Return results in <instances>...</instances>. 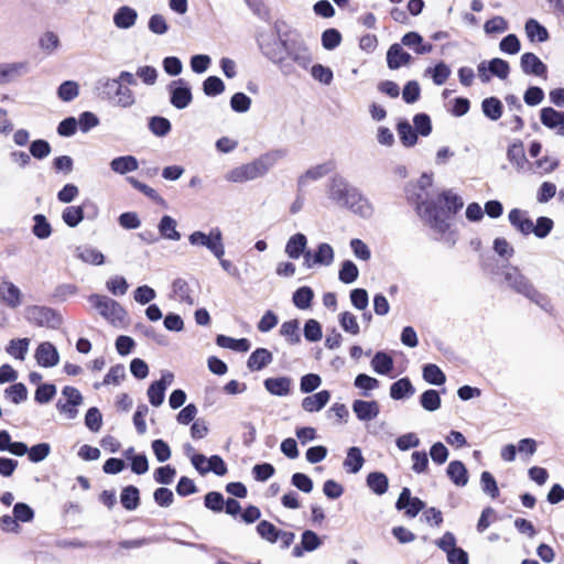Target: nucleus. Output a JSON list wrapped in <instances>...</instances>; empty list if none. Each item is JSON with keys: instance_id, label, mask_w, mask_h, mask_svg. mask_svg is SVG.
<instances>
[{"instance_id": "14", "label": "nucleus", "mask_w": 564, "mask_h": 564, "mask_svg": "<svg viewBox=\"0 0 564 564\" xmlns=\"http://www.w3.org/2000/svg\"><path fill=\"white\" fill-rule=\"evenodd\" d=\"M505 280L513 291L523 296L533 286V283L519 270L518 267H510V269L505 273Z\"/></svg>"}, {"instance_id": "27", "label": "nucleus", "mask_w": 564, "mask_h": 564, "mask_svg": "<svg viewBox=\"0 0 564 564\" xmlns=\"http://www.w3.org/2000/svg\"><path fill=\"white\" fill-rule=\"evenodd\" d=\"M307 238L304 234L297 232L291 236L285 245V253L291 259H299L306 250Z\"/></svg>"}, {"instance_id": "28", "label": "nucleus", "mask_w": 564, "mask_h": 564, "mask_svg": "<svg viewBox=\"0 0 564 564\" xmlns=\"http://www.w3.org/2000/svg\"><path fill=\"white\" fill-rule=\"evenodd\" d=\"M402 44L412 48L416 54H426L433 50L431 43H424L423 37L416 32H409L402 36Z\"/></svg>"}, {"instance_id": "10", "label": "nucleus", "mask_w": 564, "mask_h": 564, "mask_svg": "<svg viewBox=\"0 0 564 564\" xmlns=\"http://www.w3.org/2000/svg\"><path fill=\"white\" fill-rule=\"evenodd\" d=\"M435 206L445 210L446 223L449 225V218L463 208L464 202L462 197L452 189H438L435 197Z\"/></svg>"}, {"instance_id": "63", "label": "nucleus", "mask_w": 564, "mask_h": 564, "mask_svg": "<svg viewBox=\"0 0 564 564\" xmlns=\"http://www.w3.org/2000/svg\"><path fill=\"white\" fill-rule=\"evenodd\" d=\"M4 392L14 404H20L28 399V389L22 382L10 386Z\"/></svg>"}, {"instance_id": "56", "label": "nucleus", "mask_w": 564, "mask_h": 564, "mask_svg": "<svg viewBox=\"0 0 564 564\" xmlns=\"http://www.w3.org/2000/svg\"><path fill=\"white\" fill-rule=\"evenodd\" d=\"M480 486L481 490L491 497L492 499H496L499 496V488L497 485V481L495 477L489 471H482L480 475Z\"/></svg>"}, {"instance_id": "58", "label": "nucleus", "mask_w": 564, "mask_h": 564, "mask_svg": "<svg viewBox=\"0 0 564 564\" xmlns=\"http://www.w3.org/2000/svg\"><path fill=\"white\" fill-rule=\"evenodd\" d=\"M303 332L305 339L311 343L321 340L323 336L319 322L313 318L305 322Z\"/></svg>"}, {"instance_id": "49", "label": "nucleus", "mask_w": 564, "mask_h": 564, "mask_svg": "<svg viewBox=\"0 0 564 564\" xmlns=\"http://www.w3.org/2000/svg\"><path fill=\"white\" fill-rule=\"evenodd\" d=\"M420 404L423 409L430 412L438 410L441 406L440 393L433 389L424 391L420 397Z\"/></svg>"}, {"instance_id": "44", "label": "nucleus", "mask_w": 564, "mask_h": 564, "mask_svg": "<svg viewBox=\"0 0 564 564\" xmlns=\"http://www.w3.org/2000/svg\"><path fill=\"white\" fill-rule=\"evenodd\" d=\"M79 95V85L75 80L63 82L57 88V96L62 101L69 102Z\"/></svg>"}, {"instance_id": "24", "label": "nucleus", "mask_w": 564, "mask_h": 564, "mask_svg": "<svg viewBox=\"0 0 564 564\" xmlns=\"http://www.w3.org/2000/svg\"><path fill=\"white\" fill-rule=\"evenodd\" d=\"M273 361V355L267 348H257L248 358L247 367L250 371H259Z\"/></svg>"}, {"instance_id": "57", "label": "nucleus", "mask_w": 564, "mask_h": 564, "mask_svg": "<svg viewBox=\"0 0 564 564\" xmlns=\"http://www.w3.org/2000/svg\"><path fill=\"white\" fill-rule=\"evenodd\" d=\"M354 384L356 388L364 390V397H369V391L379 387V380L366 373H359L355 378Z\"/></svg>"}, {"instance_id": "42", "label": "nucleus", "mask_w": 564, "mask_h": 564, "mask_svg": "<svg viewBox=\"0 0 564 564\" xmlns=\"http://www.w3.org/2000/svg\"><path fill=\"white\" fill-rule=\"evenodd\" d=\"M423 379L434 386L444 384L446 376L442 369L434 364H426L423 367Z\"/></svg>"}, {"instance_id": "37", "label": "nucleus", "mask_w": 564, "mask_h": 564, "mask_svg": "<svg viewBox=\"0 0 564 564\" xmlns=\"http://www.w3.org/2000/svg\"><path fill=\"white\" fill-rule=\"evenodd\" d=\"M524 31L531 42H545L549 39L547 30L534 19L525 22Z\"/></svg>"}, {"instance_id": "2", "label": "nucleus", "mask_w": 564, "mask_h": 564, "mask_svg": "<svg viewBox=\"0 0 564 564\" xmlns=\"http://www.w3.org/2000/svg\"><path fill=\"white\" fill-rule=\"evenodd\" d=\"M437 191L433 178L411 180L404 188L408 202L415 207L420 218L431 229L443 235L449 229V225L446 223L445 210L435 206Z\"/></svg>"}, {"instance_id": "23", "label": "nucleus", "mask_w": 564, "mask_h": 564, "mask_svg": "<svg viewBox=\"0 0 564 564\" xmlns=\"http://www.w3.org/2000/svg\"><path fill=\"white\" fill-rule=\"evenodd\" d=\"M411 61V55L405 52L400 44H392L387 52V63L390 69H398L401 66L408 65Z\"/></svg>"}, {"instance_id": "19", "label": "nucleus", "mask_w": 564, "mask_h": 564, "mask_svg": "<svg viewBox=\"0 0 564 564\" xmlns=\"http://www.w3.org/2000/svg\"><path fill=\"white\" fill-rule=\"evenodd\" d=\"M22 293L12 282L3 280L0 283V300L10 308H17L22 303Z\"/></svg>"}, {"instance_id": "6", "label": "nucleus", "mask_w": 564, "mask_h": 564, "mask_svg": "<svg viewBox=\"0 0 564 564\" xmlns=\"http://www.w3.org/2000/svg\"><path fill=\"white\" fill-rule=\"evenodd\" d=\"M25 318L39 327L53 329L58 328L63 323L62 316L54 308L39 305L28 307Z\"/></svg>"}, {"instance_id": "31", "label": "nucleus", "mask_w": 564, "mask_h": 564, "mask_svg": "<svg viewBox=\"0 0 564 564\" xmlns=\"http://www.w3.org/2000/svg\"><path fill=\"white\" fill-rule=\"evenodd\" d=\"M415 389L408 377L401 378L393 382L390 387V397L393 400H402L413 395Z\"/></svg>"}, {"instance_id": "32", "label": "nucleus", "mask_w": 564, "mask_h": 564, "mask_svg": "<svg viewBox=\"0 0 564 564\" xmlns=\"http://www.w3.org/2000/svg\"><path fill=\"white\" fill-rule=\"evenodd\" d=\"M216 344L221 348L239 352H246L250 349V341L247 338L236 339L226 335H217Z\"/></svg>"}, {"instance_id": "43", "label": "nucleus", "mask_w": 564, "mask_h": 564, "mask_svg": "<svg viewBox=\"0 0 564 564\" xmlns=\"http://www.w3.org/2000/svg\"><path fill=\"white\" fill-rule=\"evenodd\" d=\"M314 292L310 286H301L293 293V304L300 310L311 307Z\"/></svg>"}, {"instance_id": "59", "label": "nucleus", "mask_w": 564, "mask_h": 564, "mask_svg": "<svg viewBox=\"0 0 564 564\" xmlns=\"http://www.w3.org/2000/svg\"><path fill=\"white\" fill-rule=\"evenodd\" d=\"M204 505L214 512H221L225 507L224 496L218 491H209L204 497Z\"/></svg>"}, {"instance_id": "46", "label": "nucleus", "mask_w": 564, "mask_h": 564, "mask_svg": "<svg viewBox=\"0 0 564 564\" xmlns=\"http://www.w3.org/2000/svg\"><path fill=\"white\" fill-rule=\"evenodd\" d=\"M482 112L491 120H498L502 115V104L496 97H489L482 100Z\"/></svg>"}, {"instance_id": "55", "label": "nucleus", "mask_w": 564, "mask_h": 564, "mask_svg": "<svg viewBox=\"0 0 564 564\" xmlns=\"http://www.w3.org/2000/svg\"><path fill=\"white\" fill-rule=\"evenodd\" d=\"M257 533L265 541L275 543L278 541L279 529L267 520H261L257 524Z\"/></svg>"}, {"instance_id": "62", "label": "nucleus", "mask_w": 564, "mask_h": 564, "mask_svg": "<svg viewBox=\"0 0 564 564\" xmlns=\"http://www.w3.org/2000/svg\"><path fill=\"white\" fill-rule=\"evenodd\" d=\"M106 288L112 295L118 296L127 293L129 284L123 276L116 275L106 282Z\"/></svg>"}, {"instance_id": "9", "label": "nucleus", "mask_w": 564, "mask_h": 564, "mask_svg": "<svg viewBox=\"0 0 564 564\" xmlns=\"http://www.w3.org/2000/svg\"><path fill=\"white\" fill-rule=\"evenodd\" d=\"M167 89L170 91V102L176 109H185L192 102V91L184 79L173 80Z\"/></svg>"}, {"instance_id": "25", "label": "nucleus", "mask_w": 564, "mask_h": 564, "mask_svg": "<svg viewBox=\"0 0 564 564\" xmlns=\"http://www.w3.org/2000/svg\"><path fill=\"white\" fill-rule=\"evenodd\" d=\"M74 254L84 263L101 265L105 262V256L91 246H78L75 248Z\"/></svg>"}, {"instance_id": "61", "label": "nucleus", "mask_w": 564, "mask_h": 564, "mask_svg": "<svg viewBox=\"0 0 564 564\" xmlns=\"http://www.w3.org/2000/svg\"><path fill=\"white\" fill-rule=\"evenodd\" d=\"M554 227V223L551 218L546 216H540L536 219V224H533V230L532 234L535 235V237L543 239L550 235Z\"/></svg>"}, {"instance_id": "35", "label": "nucleus", "mask_w": 564, "mask_h": 564, "mask_svg": "<svg viewBox=\"0 0 564 564\" xmlns=\"http://www.w3.org/2000/svg\"><path fill=\"white\" fill-rule=\"evenodd\" d=\"M120 502L126 510H135L140 505L139 489L133 485L124 487L120 495Z\"/></svg>"}, {"instance_id": "39", "label": "nucleus", "mask_w": 564, "mask_h": 564, "mask_svg": "<svg viewBox=\"0 0 564 564\" xmlns=\"http://www.w3.org/2000/svg\"><path fill=\"white\" fill-rule=\"evenodd\" d=\"M393 365L392 357L384 351H377L371 360V367L378 375H389Z\"/></svg>"}, {"instance_id": "53", "label": "nucleus", "mask_w": 564, "mask_h": 564, "mask_svg": "<svg viewBox=\"0 0 564 564\" xmlns=\"http://www.w3.org/2000/svg\"><path fill=\"white\" fill-rule=\"evenodd\" d=\"M148 28L150 32L155 35H164L170 29L166 18L161 13H155L150 17Z\"/></svg>"}, {"instance_id": "50", "label": "nucleus", "mask_w": 564, "mask_h": 564, "mask_svg": "<svg viewBox=\"0 0 564 564\" xmlns=\"http://www.w3.org/2000/svg\"><path fill=\"white\" fill-rule=\"evenodd\" d=\"M34 225L32 228V232L39 239H46L52 234L51 224L47 221L46 217L42 214H36L33 217Z\"/></svg>"}, {"instance_id": "11", "label": "nucleus", "mask_w": 564, "mask_h": 564, "mask_svg": "<svg viewBox=\"0 0 564 564\" xmlns=\"http://www.w3.org/2000/svg\"><path fill=\"white\" fill-rule=\"evenodd\" d=\"M397 510H404L409 518L416 517L425 508V502L417 497L411 496V490L404 487L395 502Z\"/></svg>"}, {"instance_id": "16", "label": "nucleus", "mask_w": 564, "mask_h": 564, "mask_svg": "<svg viewBox=\"0 0 564 564\" xmlns=\"http://www.w3.org/2000/svg\"><path fill=\"white\" fill-rule=\"evenodd\" d=\"M541 122L549 129L555 130L558 135H564V112L552 107H545L540 113Z\"/></svg>"}, {"instance_id": "15", "label": "nucleus", "mask_w": 564, "mask_h": 564, "mask_svg": "<svg viewBox=\"0 0 564 564\" xmlns=\"http://www.w3.org/2000/svg\"><path fill=\"white\" fill-rule=\"evenodd\" d=\"M138 17L139 14L134 8L121 6L113 13L112 22L119 30H129L135 25Z\"/></svg>"}, {"instance_id": "33", "label": "nucleus", "mask_w": 564, "mask_h": 564, "mask_svg": "<svg viewBox=\"0 0 564 564\" xmlns=\"http://www.w3.org/2000/svg\"><path fill=\"white\" fill-rule=\"evenodd\" d=\"M524 296L538 305L545 313L554 315L555 310L551 299L546 294L540 292L534 285L525 293Z\"/></svg>"}, {"instance_id": "17", "label": "nucleus", "mask_w": 564, "mask_h": 564, "mask_svg": "<svg viewBox=\"0 0 564 564\" xmlns=\"http://www.w3.org/2000/svg\"><path fill=\"white\" fill-rule=\"evenodd\" d=\"M520 66L527 75L546 77V65L533 53H524L520 58Z\"/></svg>"}, {"instance_id": "45", "label": "nucleus", "mask_w": 564, "mask_h": 564, "mask_svg": "<svg viewBox=\"0 0 564 564\" xmlns=\"http://www.w3.org/2000/svg\"><path fill=\"white\" fill-rule=\"evenodd\" d=\"M172 289H173L174 294L177 296V299L181 302L186 303L188 305L195 304V301L191 295L189 285L186 280L181 279V278L174 280V282L172 284Z\"/></svg>"}, {"instance_id": "51", "label": "nucleus", "mask_w": 564, "mask_h": 564, "mask_svg": "<svg viewBox=\"0 0 564 564\" xmlns=\"http://www.w3.org/2000/svg\"><path fill=\"white\" fill-rule=\"evenodd\" d=\"M338 322H339L340 327L346 333L354 335V336L359 334L360 327H359L356 316L352 313H350L348 311L340 313L338 316Z\"/></svg>"}, {"instance_id": "64", "label": "nucleus", "mask_w": 564, "mask_h": 564, "mask_svg": "<svg viewBox=\"0 0 564 564\" xmlns=\"http://www.w3.org/2000/svg\"><path fill=\"white\" fill-rule=\"evenodd\" d=\"M311 75L312 77L324 84L329 85L333 82V70L329 67H326L322 64H315L311 67Z\"/></svg>"}, {"instance_id": "5", "label": "nucleus", "mask_w": 564, "mask_h": 564, "mask_svg": "<svg viewBox=\"0 0 564 564\" xmlns=\"http://www.w3.org/2000/svg\"><path fill=\"white\" fill-rule=\"evenodd\" d=\"M192 246H202L207 248L217 259L225 254V246L223 242V232L218 227L212 228L208 234L203 231H194L188 236Z\"/></svg>"}, {"instance_id": "48", "label": "nucleus", "mask_w": 564, "mask_h": 564, "mask_svg": "<svg viewBox=\"0 0 564 564\" xmlns=\"http://www.w3.org/2000/svg\"><path fill=\"white\" fill-rule=\"evenodd\" d=\"M359 275L357 265L351 260H345L338 272V279L345 284L354 283Z\"/></svg>"}, {"instance_id": "21", "label": "nucleus", "mask_w": 564, "mask_h": 564, "mask_svg": "<svg viewBox=\"0 0 564 564\" xmlns=\"http://www.w3.org/2000/svg\"><path fill=\"white\" fill-rule=\"evenodd\" d=\"M352 411L360 421H371L379 414V404L377 401L355 400Z\"/></svg>"}, {"instance_id": "36", "label": "nucleus", "mask_w": 564, "mask_h": 564, "mask_svg": "<svg viewBox=\"0 0 564 564\" xmlns=\"http://www.w3.org/2000/svg\"><path fill=\"white\" fill-rule=\"evenodd\" d=\"M110 167L116 174H127L138 169V161L132 155L119 156L110 162Z\"/></svg>"}, {"instance_id": "12", "label": "nucleus", "mask_w": 564, "mask_h": 564, "mask_svg": "<svg viewBox=\"0 0 564 564\" xmlns=\"http://www.w3.org/2000/svg\"><path fill=\"white\" fill-rule=\"evenodd\" d=\"M173 378H174L173 373L165 372L162 375L161 379H159L150 384V387L148 388V398H149V402L153 406H160L163 403L164 397H165V390H166L167 386L172 383Z\"/></svg>"}, {"instance_id": "7", "label": "nucleus", "mask_w": 564, "mask_h": 564, "mask_svg": "<svg viewBox=\"0 0 564 564\" xmlns=\"http://www.w3.org/2000/svg\"><path fill=\"white\" fill-rule=\"evenodd\" d=\"M99 84L106 89L105 94L113 105L121 108H130L135 104L134 93L128 87L117 80H104Z\"/></svg>"}, {"instance_id": "20", "label": "nucleus", "mask_w": 564, "mask_h": 564, "mask_svg": "<svg viewBox=\"0 0 564 564\" xmlns=\"http://www.w3.org/2000/svg\"><path fill=\"white\" fill-rule=\"evenodd\" d=\"M508 219L513 228L523 236H529L533 230V221L528 217V212L513 208L509 212Z\"/></svg>"}, {"instance_id": "38", "label": "nucleus", "mask_w": 564, "mask_h": 564, "mask_svg": "<svg viewBox=\"0 0 564 564\" xmlns=\"http://www.w3.org/2000/svg\"><path fill=\"white\" fill-rule=\"evenodd\" d=\"M280 335L283 336L290 345L300 344L301 335L299 319H290L284 322L281 325Z\"/></svg>"}, {"instance_id": "47", "label": "nucleus", "mask_w": 564, "mask_h": 564, "mask_svg": "<svg viewBox=\"0 0 564 564\" xmlns=\"http://www.w3.org/2000/svg\"><path fill=\"white\" fill-rule=\"evenodd\" d=\"M334 249L329 243L322 242L314 251L315 261L318 265L328 267L334 262Z\"/></svg>"}, {"instance_id": "54", "label": "nucleus", "mask_w": 564, "mask_h": 564, "mask_svg": "<svg viewBox=\"0 0 564 564\" xmlns=\"http://www.w3.org/2000/svg\"><path fill=\"white\" fill-rule=\"evenodd\" d=\"M56 394V386L53 383H41L37 386L34 400L40 404L48 403Z\"/></svg>"}, {"instance_id": "8", "label": "nucleus", "mask_w": 564, "mask_h": 564, "mask_svg": "<svg viewBox=\"0 0 564 564\" xmlns=\"http://www.w3.org/2000/svg\"><path fill=\"white\" fill-rule=\"evenodd\" d=\"M283 151H271L262 154L254 161L243 166L245 176H259L269 173L282 159Z\"/></svg>"}, {"instance_id": "13", "label": "nucleus", "mask_w": 564, "mask_h": 564, "mask_svg": "<svg viewBox=\"0 0 564 564\" xmlns=\"http://www.w3.org/2000/svg\"><path fill=\"white\" fill-rule=\"evenodd\" d=\"M36 362L44 368H52L59 361V354L56 347L50 341L41 343L34 355Z\"/></svg>"}, {"instance_id": "40", "label": "nucleus", "mask_w": 564, "mask_h": 564, "mask_svg": "<svg viewBox=\"0 0 564 564\" xmlns=\"http://www.w3.org/2000/svg\"><path fill=\"white\" fill-rule=\"evenodd\" d=\"M367 486L376 494L383 495L389 487V479L386 474L381 471H372L367 476Z\"/></svg>"}, {"instance_id": "4", "label": "nucleus", "mask_w": 564, "mask_h": 564, "mask_svg": "<svg viewBox=\"0 0 564 564\" xmlns=\"http://www.w3.org/2000/svg\"><path fill=\"white\" fill-rule=\"evenodd\" d=\"M88 301L91 306L112 325L120 323L127 314L124 308L117 301L106 295L91 294Z\"/></svg>"}, {"instance_id": "22", "label": "nucleus", "mask_w": 564, "mask_h": 564, "mask_svg": "<svg viewBox=\"0 0 564 564\" xmlns=\"http://www.w3.org/2000/svg\"><path fill=\"white\" fill-rule=\"evenodd\" d=\"M446 475L457 487H465L468 484V470L460 460H452L447 465Z\"/></svg>"}, {"instance_id": "26", "label": "nucleus", "mask_w": 564, "mask_h": 564, "mask_svg": "<svg viewBox=\"0 0 564 564\" xmlns=\"http://www.w3.org/2000/svg\"><path fill=\"white\" fill-rule=\"evenodd\" d=\"M330 392L328 390H322L312 395L305 397L302 400V408L306 412H318L321 411L329 401Z\"/></svg>"}, {"instance_id": "3", "label": "nucleus", "mask_w": 564, "mask_h": 564, "mask_svg": "<svg viewBox=\"0 0 564 564\" xmlns=\"http://www.w3.org/2000/svg\"><path fill=\"white\" fill-rule=\"evenodd\" d=\"M328 197L337 205L350 209L352 213L367 218L372 214V206L361 193L350 186L345 178H332L328 186Z\"/></svg>"}, {"instance_id": "34", "label": "nucleus", "mask_w": 564, "mask_h": 564, "mask_svg": "<svg viewBox=\"0 0 564 564\" xmlns=\"http://www.w3.org/2000/svg\"><path fill=\"white\" fill-rule=\"evenodd\" d=\"M365 463V458L359 447L352 446L347 451V456L344 460V468L351 474L358 473Z\"/></svg>"}, {"instance_id": "41", "label": "nucleus", "mask_w": 564, "mask_h": 564, "mask_svg": "<svg viewBox=\"0 0 564 564\" xmlns=\"http://www.w3.org/2000/svg\"><path fill=\"white\" fill-rule=\"evenodd\" d=\"M29 338L11 339L6 348V351L13 358L23 361L29 351Z\"/></svg>"}, {"instance_id": "60", "label": "nucleus", "mask_w": 564, "mask_h": 564, "mask_svg": "<svg viewBox=\"0 0 564 564\" xmlns=\"http://www.w3.org/2000/svg\"><path fill=\"white\" fill-rule=\"evenodd\" d=\"M425 73L432 76L435 85L440 86L448 79L451 69L445 63H438L435 67L427 68Z\"/></svg>"}, {"instance_id": "29", "label": "nucleus", "mask_w": 564, "mask_h": 564, "mask_svg": "<svg viewBox=\"0 0 564 564\" xmlns=\"http://www.w3.org/2000/svg\"><path fill=\"white\" fill-rule=\"evenodd\" d=\"M1 65L4 84L12 82L30 72V64L28 62H15Z\"/></svg>"}, {"instance_id": "1", "label": "nucleus", "mask_w": 564, "mask_h": 564, "mask_svg": "<svg viewBox=\"0 0 564 564\" xmlns=\"http://www.w3.org/2000/svg\"><path fill=\"white\" fill-rule=\"evenodd\" d=\"M274 23L273 31L261 32L257 37L261 53L271 61L285 77L299 76L297 68L307 70L313 55L305 41L293 30L282 31Z\"/></svg>"}, {"instance_id": "18", "label": "nucleus", "mask_w": 564, "mask_h": 564, "mask_svg": "<svg viewBox=\"0 0 564 564\" xmlns=\"http://www.w3.org/2000/svg\"><path fill=\"white\" fill-rule=\"evenodd\" d=\"M292 379L286 376L270 377L263 381L265 390L275 397H286L292 390Z\"/></svg>"}, {"instance_id": "30", "label": "nucleus", "mask_w": 564, "mask_h": 564, "mask_svg": "<svg viewBox=\"0 0 564 564\" xmlns=\"http://www.w3.org/2000/svg\"><path fill=\"white\" fill-rule=\"evenodd\" d=\"M176 227V220L169 215H164L158 225L160 236L172 241H178L181 239V234L177 231Z\"/></svg>"}, {"instance_id": "52", "label": "nucleus", "mask_w": 564, "mask_h": 564, "mask_svg": "<svg viewBox=\"0 0 564 564\" xmlns=\"http://www.w3.org/2000/svg\"><path fill=\"white\" fill-rule=\"evenodd\" d=\"M63 221L68 227H76L84 219V210L80 206H68L63 210Z\"/></svg>"}]
</instances>
